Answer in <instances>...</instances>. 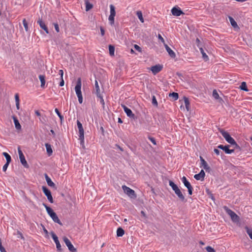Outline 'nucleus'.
Returning <instances> with one entry per match:
<instances>
[{
    "label": "nucleus",
    "mask_w": 252,
    "mask_h": 252,
    "mask_svg": "<svg viewBox=\"0 0 252 252\" xmlns=\"http://www.w3.org/2000/svg\"><path fill=\"white\" fill-rule=\"evenodd\" d=\"M10 163H8V162H6L4 165L3 166V167H2V170L3 171H6V170H7V168L9 165Z\"/></svg>",
    "instance_id": "09e8293b"
},
{
    "label": "nucleus",
    "mask_w": 252,
    "mask_h": 252,
    "mask_svg": "<svg viewBox=\"0 0 252 252\" xmlns=\"http://www.w3.org/2000/svg\"><path fill=\"white\" fill-rule=\"evenodd\" d=\"M121 106L127 117L133 119L135 118V115L132 113V111L129 108L127 107L124 104H122Z\"/></svg>",
    "instance_id": "9b49d317"
},
{
    "label": "nucleus",
    "mask_w": 252,
    "mask_h": 252,
    "mask_svg": "<svg viewBox=\"0 0 252 252\" xmlns=\"http://www.w3.org/2000/svg\"><path fill=\"white\" fill-rule=\"evenodd\" d=\"M230 146L228 145L223 146V145H219L218 146L219 149L222 150L226 154H230L234 152V149H229Z\"/></svg>",
    "instance_id": "ddd939ff"
},
{
    "label": "nucleus",
    "mask_w": 252,
    "mask_h": 252,
    "mask_svg": "<svg viewBox=\"0 0 252 252\" xmlns=\"http://www.w3.org/2000/svg\"><path fill=\"white\" fill-rule=\"evenodd\" d=\"M169 185L174 191L175 194L178 196L180 200L183 201L185 200V197L182 193L178 187L172 181H169Z\"/></svg>",
    "instance_id": "7ed1b4c3"
},
{
    "label": "nucleus",
    "mask_w": 252,
    "mask_h": 252,
    "mask_svg": "<svg viewBox=\"0 0 252 252\" xmlns=\"http://www.w3.org/2000/svg\"><path fill=\"white\" fill-rule=\"evenodd\" d=\"M152 103L153 105H154L156 107H157L158 105V101H157L156 97L155 95H153V96H152Z\"/></svg>",
    "instance_id": "ea45409f"
},
{
    "label": "nucleus",
    "mask_w": 252,
    "mask_h": 252,
    "mask_svg": "<svg viewBox=\"0 0 252 252\" xmlns=\"http://www.w3.org/2000/svg\"><path fill=\"white\" fill-rule=\"evenodd\" d=\"M181 180H182V182L183 183V184H185V183H186L188 181L185 176H183Z\"/></svg>",
    "instance_id": "5fc2aeb1"
},
{
    "label": "nucleus",
    "mask_w": 252,
    "mask_h": 252,
    "mask_svg": "<svg viewBox=\"0 0 252 252\" xmlns=\"http://www.w3.org/2000/svg\"><path fill=\"white\" fill-rule=\"evenodd\" d=\"M42 189L45 195L47 196L49 201L51 203H53V199L50 190L45 186H42Z\"/></svg>",
    "instance_id": "1a4fd4ad"
},
{
    "label": "nucleus",
    "mask_w": 252,
    "mask_h": 252,
    "mask_svg": "<svg viewBox=\"0 0 252 252\" xmlns=\"http://www.w3.org/2000/svg\"><path fill=\"white\" fill-rule=\"evenodd\" d=\"M169 96L172 97L174 100H176L178 99L179 95L178 93L173 92L169 94Z\"/></svg>",
    "instance_id": "4c0bfd02"
},
{
    "label": "nucleus",
    "mask_w": 252,
    "mask_h": 252,
    "mask_svg": "<svg viewBox=\"0 0 252 252\" xmlns=\"http://www.w3.org/2000/svg\"><path fill=\"white\" fill-rule=\"evenodd\" d=\"M110 15L115 16L116 12H115V7L113 4L110 5Z\"/></svg>",
    "instance_id": "c9c22d12"
},
{
    "label": "nucleus",
    "mask_w": 252,
    "mask_h": 252,
    "mask_svg": "<svg viewBox=\"0 0 252 252\" xmlns=\"http://www.w3.org/2000/svg\"><path fill=\"white\" fill-rule=\"evenodd\" d=\"M158 39L160 40L162 43H163L164 44H165L164 39L160 34H158Z\"/></svg>",
    "instance_id": "8fccbe9b"
},
{
    "label": "nucleus",
    "mask_w": 252,
    "mask_h": 252,
    "mask_svg": "<svg viewBox=\"0 0 252 252\" xmlns=\"http://www.w3.org/2000/svg\"><path fill=\"white\" fill-rule=\"evenodd\" d=\"M122 189L124 192L126 194L131 198L135 199L136 198V194L134 190L127 187L126 185L122 186Z\"/></svg>",
    "instance_id": "39448f33"
},
{
    "label": "nucleus",
    "mask_w": 252,
    "mask_h": 252,
    "mask_svg": "<svg viewBox=\"0 0 252 252\" xmlns=\"http://www.w3.org/2000/svg\"><path fill=\"white\" fill-rule=\"evenodd\" d=\"M109 51L110 56L114 55L115 48L113 46L110 45L109 46Z\"/></svg>",
    "instance_id": "e433bc0d"
},
{
    "label": "nucleus",
    "mask_w": 252,
    "mask_h": 252,
    "mask_svg": "<svg viewBox=\"0 0 252 252\" xmlns=\"http://www.w3.org/2000/svg\"><path fill=\"white\" fill-rule=\"evenodd\" d=\"M223 208L225 212L230 217L231 220L233 222H237L239 221V217L234 212L226 206H223Z\"/></svg>",
    "instance_id": "20e7f679"
},
{
    "label": "nucleus",
    "mask_w": 252,
    "mask_h": 252,
    "mask_svg": "<svg viewBox=\"0 0 252 252\" xmlns=\"http://www.w3.org/2000/svg\"><path fill=\"white\" fill-rule=\"evenodd\" d=\"M61 79V81L60 83V84H59V86H61V87H62L64 85V80L63 79V78H62V79Z\"/></svg>",
    "instance_id": "4d7b16f0"
},
{
    "label": "nucleus",
    "mask_w": 252,
    "mask_h": 252,
    "mask_svg": "<svg viewBox=\"0 0 252 252\" xmlns=\"http://www.w3.org/2000/svg\"><path fill=\"white\" fill-rule=\"evenodd\" d=\"M18 154H19V158H20V162L21 163V164L26 168H28L29 167V165L25 159V156L22 152V151H21V149H20V147H19L18 148Z\"/></svg>",
    "instance_id": "0eeeda50"
},
{
    "label": "nucleus",
    "mask_w": 252,
    "mask_h": 252,
    "mask_svg": "<svg viewBox=\"0 0 252 252\" xmlns=\"http://www.w3.org/2000/svg\"><path fill=\"white\" fill-rule=\"evenodd\" d=\"M81 80L80 78H79L76 82V85L75 87V91L76 94V95L78 98V101L80 104L82 103L83 102V96L82 95L81 92Z\"/></svg>",
    "instance_id": "f03ea898"
},
{
    "label": "nucleus",
    "mask_w": 252,
    "mask_h": 252,
    "mask_svg": "<svg viewBox=\"0 0 252 252\" xmlns=\"http://www.w3.org/2000/svg\"><path fill=\"white\" fill-rule=\"evenodd\" d=\"M134 47L135 50H136L137 51H138L139 52H141V51H142L141 48L138 45L135 44L134 45Z\"/></svg>",
    "instance_id": "3c124183"
},
{
    "label": "nucleus",
    "mask_w": 252,
    "mask_h": 252,
    "mask_svg": "<svg viewBox=\"0 0 252 252\" xmlns=\"http://www.w3.org/2000/svg\"><path fill=\"white\" fill-rule=\"evenodd\" d=\"M15 99L17 109L19 110L20 108V99L18 94H15Z\"/></svg>",
    "instance_id": "a878e982"
},
{
    "label": "nucleus",
    "mask_w": 252,
    "mask_h": 252,
    "mask_svg": "<svg viewBox=\"0 0 252 252\" xmlns=\"http://www.w3.org/2000/svg\"><path fill=\"white\" fill-rule=\"evenodd\" d=\"M200 52L202 55V58L205 61H208L209 60V57L205 53L204 50L202 47L199 48Z\"/></svg>",
    "instance_id": "b1692460"
},
{
    "label": "nucleus",
    "mask_w": 252,
    "mask_h": 252,
    "mask_svg": "<svg viewBox=\"0 0 252 252\" xmlns=\"http://www.w3.org/2000/svg\"><path fill=\"white\" fill-rule=\"evenodd\" d=\"M245 229L246 230L247 234L249 235L250 238L252 240V229H250L248 226H246Z\"/></svg>",
    "instance_id": "58836bf2"
},
{
    "label": "nucleus",
    "mask_w": 252,
    "mask_h": 252,
    "mask_svg": "<svg viewBox=\"0 0 252 252\" xmlns=\"http://www.w3.org/2000/svg\"><path fill=\"white\" fill-rule=\"evenodd\" d=\"M240 88L243 91L248 92L249 90L247 88L246 83L245 82H243L241 83V85L240 86Z\"/></svg>",
    "instance_id": "473e14b6"
},
{
    "label": "nucleus",
    "mask_w": 252,
    "mask_h": 252,
    "mask_svg": "<svg viewBox=\"0 0 252 252\" xmlns=\"http://www.w3.org/2000/svg\"><path fill=\"white\" fill-rule=\"evenodd\" d=\"M141 214L142 216H143V217H144V218H146V215L143 211H141Z\"/></svg>",
    "instance_id": "052dcab7"
},
{
    "label": "nucleus",
    "mask_w": 252,
    "mask_h": 252,
    "mask_svg": "<svg viewBox=\"0 0 252 252\" xmlns=\"http://www.w3.org/2000/svg\"><path fill=\"white\" fill-rule=\"evenodd\" d=\"M206 250L208 252H216L215 249L211 246L206 247Z\"/></svg>",
    "instance_id": "c03bdc74"
},
{
    "label": "nucleus",
    "mask_w": 252,
    "mask_h": 252,
    "mask_svg": "<svg viewBox=\"0 0 252 252\" xmlns=\"http://www.w3.org/2000/svg\"><path fill=\"white\" fill-rule=\"evenodd\" d=\"M100 32H101V35L103 36L104 35V34H105V30L102 27H100Z\"/></svg>",
    "instance_id": "6e6d98bb"
},
{
    "label": "nucleus",
    "mask_w": 252,
    "mask_h": 252,
    "mask_svg": "<svg viewBox=\"0 0 252 252\" xmlns=\"http://www.w3.org/2000/svg\"><path fill=\"white\" fill-rule=\"evenodd\" d=\"M116 146L121 151H123L124 150L122 148H121L120 146H119L118 145H116Z\"/></svg>",
    "instance_id": "0e129e2a"
},
{
    "label": "nucleus",
    "mask_w": 252,
    "mask_h": 252,
    "mask_svg": "<svg viewBox=\"0 0 252 252\" xmlns=\"http://www.w3.org/2000/svg\"><path fill=\"white\" fill-rule=\"evenodd\" d=\"M45 178L49 186L53 188H56L55 184L52 182L51 178L48 176L47 174H45Z\"/></svg>",
    "instance_id": "6ab92c4d"
},
{
    "label": "nucleus",
    "mask_w": 252,
    "mask_h": 252,
    "mask_svg": "<svg viewBox=\"0 0 252 252\" xmlns=\"http://www.w3.org/2000/svg\"><path fill=\"white\" fill-rule=\"evenodd\" d=\"M35 114L37 116H40V113L38 111H36L35 112Z\"/></svg>",
    "instance_id": "680f3d73"
},
{
    "label": "nucleus",
    "mask_w": 252,
    "mask_h": 252,
    "mask_svg": "<svg viewBox=\"0 0 252 252\" xmlns=\"http://www.w3.org/2000/svg\"><path fill=\"white\" fill-rule=\"evenodd\" d=\"M23 24L26 32L29 31L28 23L26 21V19L23 20Z\"/></svg>",
    "instance_id": "79ce46f5"
},
{
    "label": "nucleus",
    "mask_w": 252,
    "mask_h": 252,
    "mask_svg": "<svg viewBox=\"0 0 252 252\" xmlns=\"http://www.w3.org/2000/svg\"><path fill=\"white\" fill-rule=\"evenodd\" d=\"M125 234V231L121 227L118 228L117 230V236L118 237H122Z\"/></svg>",
    "instance_id": "cd10ccee"
},
{
    "label": "nucleus",
    "mask_w": 252,
    "mask_h": 252,
    "mask_svg": "<svg viewBox=\"0 0 252 252\" xmlns=\"http://www.w3.org/2000/svg\"><path fill=\"white\" fill-rule=\"evenodd\" d=\"M184 100L185 105L187 110L188 111H189L190 103H189V98L188 97L185 96V97H184Z\"/></svg>",
    "instance_id": "c756f323"
},
{
    "label": "nucleus",
    "mask_w": 252,
    "mask_h": 252,
    "mask_svg": "<svg viewBox=\"0 0 252 252\" xmlns=\"http://www.w3.org/2000/svg\"><path fill=\"white\" fill-rule=\"evenodd\" d=\"M43 206L45 208L48 214L50 216V217L53 220L61 225H62L63 224L58 217L57 216L56 213L54 212V211L49 207H48L46 204L43 203Z\"/></svg>",
    "instance_id": "f257e3e1"
},
{
    "label": "nucleus",
    "mask_w": 252,
    "mask_h": 252,
    "mask_svg": "<svg viewBox=\"0 0 252 252\" xmlns=\"http://www.w3.org/2000/svg\"><path fill=\"white\" fill-rule=\"evenodd\" d=\"M43 231H44V232L46 234H48V232L47 230L45 227L43 228Z\"/></svg>",
    "instance_id": "e2e57ef3"
},
{
    "label": "nucleus",
    "mask_w": 252,
    "mask_h": 252,
    "mask_svg": "<svg viewBox=\"0 0 252 252\" xmlns=\"http://www.w3.org/2000/svg\"><path fill=\"white\" fill-rule=\"evenodd\" d=\"M171 13L173 15L176 16H179L181 15L184 14V12L179 7H174L171 9Z\"/></svg>",
    "instance_id": "dca6fc26"
},
{
    "label": "nucleus",
    "mask_w": 252,
    "mask_h": 252,
    "mask_svg": "<svg viewBox=\"0 0 252 252\" xmlns=\"http://www.w3.org/2000/svg\"><path fill=\"white\" fill-rule=\"evenodd\" d=\"M59 74L60 75L61 79H62L63 78V71L62 69H60L59 71Z\"/></svg>",
    "instance_id": "864d4df0"
},
{
    "label": "nucleus",
    "mask_w": 252,
    "mask_h": 252,
    "mask_svg": "<svg viewBox=\"0 0 252 252\" xmlns=\"http://www.w3.org/2000/svg\"><path fill=\"white\" fill-rule=\"evenodd\" d=\"M184 186L188 189V192L189 195H192L193 191V188L190 185V183L188 181L185 184H184Z\"/></svg>",
    "instance_id": "412c9836"
},
{
    "label": "nucleus",
    "mask_w": 252,
    "mask_h": 252,
    "mask_svg": "<svg viewBox=\"0 0 252 252\" xmlns=\"http://www.w3.org/2000/svg\"><path fill=\"white\" fill-rule=\"evenodd\" d=\"M94 91H95V94L97 96H100V95L101 94H100V91L99 89L98 83L97 80L95 81V84H94Z\"/></svg>",
    "instance_id": "4be33fe9"
},
{
    "label": "nucleus",
    "mask_w": 252,
    "mask_h": 252,
    "mask_svg": "<svg viewBox=\"0 0 252 252\" xmlns=\"http://www.w3.org/2000/svg\"><path fill=\"white\" fill-rule=\"evenodd\" d=\"M13 121H14V124H15V128L17 129H21V126L19 122V121L18 120V119H17V118L15 116H13Z\"/></svg>",
    "instance_id": "5701e85b"
},
{
    "label": "nucleus",
    "mask_w": 252,
    "mask_h": 252,
    "mask_svg": "<svg viewBox=\"0 0 252 252\" xmlns=\"http://www.w3.org/2000/svg\"><path fill=\"white\" fill-rule=\"evenodd\" d=\"M97 97L100 98V102L102 104V105L103 106H104V105L105 104V103H104V99L103 98L102 95L101 94V95H100V96H97Z\"/></svg>",
    "instance_id": "de8ad7c7"
},
{
    "label": "nucleus",
    "mask_w": 252,
    "mask_h": 252,
    "mask_svg": "<svg viewBox=\"0 0 252 252\" xmlns=\"http://www.w3.org/2000/svg\"><path fill=\"white\" fill-rule=\"evenodd\" d=\"M164 46L169 55L171 58H175L176 57L175 52L167 44H164Z\"/></svg>",
    "instance_id": "aec40b11"
},
{
    "label": "nucleus",
    "mask_w": 252,
    "mask_h": 252,
    "mask_svg": "<svg viewBox=\"0 0 252 252\" xmlns=\"http://www.w3.org/2000/svg\"><path fill=\"white\" fill-rule=\"evenodd\" d=\"M229 20L231 26L233 28H238V25L235 20L231 16H229Z\"/></svg>",
    "instance_id": "7c9ffc66"
},
{
    "label": "nucleus",
    "mask_w": 252,
    "mask_h": 252,
    "mask_svg": "<svg viewBox=\"0 0 252 252\" xmlns=\"http://www.w3.org/2000/svg\"><path fill=\"white\" fill-rule=\"evenodd\" d=\"M53 25L54 26L55 29L56 31L57 32H60V28H59L58 24V23H54Z\"/></svg>",
    "instance_id": "49530a36"
},
{
    "label": "nucleus",
    "mask_w": 252,
    "mask_h": 252,
    "mask_svg": "<svg viewBox=\"0 0 252 252\" xmlns=\"http://www.w3.org/2000/svg\"><path fill=\"white\" fill-rule=\"evenodd\" d=\"M163 68V66L162 65H160L159 64H156L155 65L152 66L150 69L152 71V73L156 75L158 72H159Z\"/></svg>",
    "instance_id": "4468645a"
},
{
    "label": "nucleus",
    "mask_w": 252,
    "mask_h": 252,
    "mask_svg": "<svg viewBox=\"0 0 252 252\" xmlns=\"http://www.w3.org/2000/svg\"><path fill=\"white\" fill-rule=\"evenodd\" d=\"M39 79L41 82V87L44 88L45 84V76L43 75H40L39 76Z\"/></svg>",
    "instance_id": "2f4dec72"
},
{
    "label": "nucleus",
    "mask_w": 252,
    "mask_h": 252,
    "mask_svg": "<svg viewBox=\"0 0 252 252\" xmlns=\"http://www.w3.org/2000/svg\"><path fill=\"white\" fill-rule=\"evenodd\" d=\"M63 240L65 243L66 246L68 247V250L71 252H77V250L75 249L73 245L71 244L70 241L66 237L63 238Z\"/></svg>",
    "instance_id": "6e6552de"
},
{
    "label": "nucleus",
    "mask_w": 252,
    "mask_h": 252,
    "mask_svg": "<svg viewBox=\"0 0 252 252\" xmlns=\"http://www.w3.org/2000/svg\"><path fill=\"white\" fill-rule=\"evenodd\" d=\"M205 176V173L204 170L203 169H202L198 174H195L194 176V178L196 180L202 181L204 180Z\"/></svg>",
    "instance_id": "a211bd4d"
},
{
    "label": "nucleus",
    "mask_w": 252,
    "mask_h": 252,
    "mask_svg": "<svg viewBox=\"0 0 252 252\" xmlns=\"http://www.w3.org/2000/svg\"><path fill=\"white\" fill-rule=\"evenodd\" d=\"M136 15L137 16V17L139 18V20L142 23H143L144 22V19L143 18L142 12L141 11H137L136 12Z\"/></svg>",
    "instance_id": "f704fd0d"
},
{
    "label": "nucleus",
    "mask_w": 252,
    "mask_h": 252,
    "mask_svg": "<svg viewBox=\"0 0 252 252\" xmlns=\"http://www.w3.org/2000/svg\"><path fill=\"white\" fill-rule=\"evenodd\" d=\"M200 159L201 161V165H200V167H203V168L206 171H209L210 170V167L208 165L207 162L205 160V159L201 156H200Z\"/></svg>",
    "instance_id": "2eb2a0df"
},
{
    "label": "nucleus",
    "mask_w": 252,
    "mask_h": 252,
    "mask_svg": "<svg viewBox=\"0 0 252 252\" xmlns=\"http://www.w3.org/2000/svg\"><path fill=\"white\" fill-rule=\"evenodd\" d=\"M51 236L56 245V247H57L58 251H62L61 245L60 242L58 240V238L57 236L55 234V233L54 232H51Z\"/></svg>",
    "instance_id": "f8f14e48"
},
{
    "label": "nucleus",
    "mask_w": 252,
    "mask_h": 252,
    "mask_svg": "<svg viewBox=\"0 0 252 252\" xmlns=\"http://www.w3.org/2000/svg\"><path fill=\"white\" fill-rule=\"evenodd\" d=\"M148 138L153 143L154 145H156L157 144L156 140L154 137L148 136Z\"/></svg>",
    "instance_id": "a18cd8bd"
},
{
    "label": "nucleus",
    "mask_w": 252,
    "mask_h": 252,
    "mask_svg": "<svg viewBox=\"0 0 252 252\" xmlns=\"http://www.w3.org/2000/svg\"><path fill=\"white\" fill-rule=\"evenodd\" d=\"M115 16L114 15H109L108 20L110 22V25H113L114 24V17Z\"/></svg>",
    "instance_id": "37998d69"
},
{
    "label": "nucleus",
    "mask_w": 252,
    "mask_h": 252,
    "mask_svg": "<svg viewBox=\"0 0 252 252\" xmlns=\"http://www.w3.org/2000/svg\"><path fill=\"white\" fill-rule=\"evenodd\" d=\"M3 155L4 156V157L6 158V162L10 163L11 160V158L10 156L8 153H7L6 152H3Z\"/></svg>",
    "instance_id": "72a5a7b5"
},
{
    "label": "nucleus",
    "mask_w": 252,
    "mask_h": 252,
    "mask_svg": "<svg viewBox=\"0 0 252 252\" xmlns=\"http://www.w3.org/2000/svg\"><path fill=\"white\" fill-rule=\"evenodd\" d=\"M236 0L237 1H240V2H244V1H246L247 0Z\"/></svg>",
    "instance_id": "774afa93"
},
{
    "label": "nucleus",
    "mask_w": 252,
    "mask_h": 252,
    "mask_svg": "<svg viewBox=\"0 0 252 252\" xmlns=\"http://www.w3.org/2000/svg\"><path fill=\"white\" fill-rule=\"evenodd\" d=\"M214 151L217 155H219L220 154V151L217 149H214Z\"/></svg>",
    "instance_id": "13d9d810"
},
{
    "label": "nucleus",
    "mask_w": 252,
    "mask_h": 252,
    "mask_svg": "<svg viewBox=\"0 0 252 252\" xmlns=\"http://www.w3.org/2000/svg\"><path fill=\"white\" fill-rule=\"evenodd\" d=\"M118 123H123V121H122V120H121V118H118Z\"/></svg>",
    "instance_id": "338daca9"
},
{
    "label": "nucleus",
    "mask_w": 252,
    "mask_h": 252,
    "mask_svg": "<svg viewBox=\"0 0 252 252\" xmlns=\"http://www.w3.org/2000/svg\"><path fill=\"white\" fill-rule=\"evenodd\" d=\"M85 4H86V11H88L91 9H92L93 7V5L92 3H91L88 0H85Z\"/></svg>",
    "instance_id": "c85d7f7f"
},
{
    "label": "nucleus",
    "mask_w": 252,
    "mask_h": 252,
    "mask_svg": "<svg viewBox=\"0 0 252 252\" xmlns=\"http://www.w3.org/2000/svg\"><path fill=\"white\" fill-rule=\"evenodd\" d=\"M45 146L46 149L47 153L49 155H51L53 153L51 145L48 143H46Z\"/></svg>",
    "instance_id": "bb28decb"
},
{
    "label": "nucleus",
    "mask_w": 252,
    "mask_h": 252,
    "mask_svg": "<svg viewBox=\"0 0 252 252\" xmlns=\"http://www.w3.org/2000/svg\"><path fill=\"white\" fill-rule=\"evenodd\" d=\"M55 111L56 113L57 114V115L59 116V117L60 118L61 121H62L64 119L63 116L60 113V112H59V110L57 108L55 109Z\"/></svg>",
    "instance_id": "a19ab883"
},
{
    "label": "nucleus",
    "mask_w": 252,
    "mask_h": 252,
    "mask_svg": "<svg viewBox=\"0 0 252 252\" xmlns=\"http://www.w3.org/2000/svg\"><path fill=\"white\" fill-rule=\"evenodd\" d=\"M37 23L39 24L40 27L43 29L46 33H49L48 28L41 19L39 18L37 21Z\"/></svg>",
    "instance_id": "f3484780"
},
{
    "label": "nucleus",
    "mask_w": 252,
    "mask_h": 252,
    "mask_svg": "<svg viewBox=\"0 0 252 252\" xmlns=\"http://www.w3.org/2000/svg\"><path fill=\"white\" fill-rule=\"evenodd\" d=\"M0 251L1 252H6V251L5 250L4 248L2 246L1 247H0Z\"/></svg>",
    "instance_id": "bf43d9fd"
},
{
    "label": "nucleus",
    "mask_w": 252,
    "mask_h": 252,
    "mask_svg": "<svg viewBox=\"0 0 252 252\" xmlns=\"http://www.w3.org/2000/svg\"><path fill=\"white\" fill-rule=\"evenodd\" d=\"M50 132H51V133L54 135L55 136V133L54 132V131L53 130V129H51L50 130Z\"/></svg>",
    "instance_id": "69168bd1"
},
{
    "label": "nucleus",
    "mask_w": 252,
    "mask_h": 252,
    "mask_svg": "<svg viewBox=\"0 0 252 252\" xmlns=\"http://www.w3.org/2000/svg\"><path fill=\"white\" fill-rule=\"evenodd\" d=\"M77 125L79 129V139H80L81 141H83L84 139V131L82 125L79 120L77 121Z\"/></svg>",
    "instance_id": "9d476101"
},
{
    "label": "nucleus",
    "mask_w": 252,
    "mask_h": 252,
    "mask_svg": "<svg viewBox=\"0 0 252 252\" xmlns=\"http://www.w3.org/2000/svg\"><path fill=\"white\" fill-rule=\"evenodd\" d=\"M212 95L216 99H218L220 101H223L222 99L220 97L219 94L216 90H213Z\"/></svg>",
    "instance_id": "393cba45"
},
{
    "label": "nucleus",
    "mask_w": 252,
    "mask_h": 252,
    "mask_svg": "<svg viewBox=\"0 0 252 252\" xmlns=\"http://www.w3.org/2000/svg\"><path fill=\"white\" fill-rule=\"evenodd\" d=\"M220 133L221 134V135H222V136L224 138V139H225V140L228 142L229 143V144H230L232 146L234 144H235V142L236 141H235V140L230 136V135L229 134V133L226 131H224L223 130H221L220 131Z\"/></svg>",
    "instance_id": "423d86ee"
},
{
    "label": "nucleus",
    "mask_w": 252,
    "mask_h": 252,
    "mask_svg": "<svg viewBox=\"0 0 252 252\" xmlns=\"http://www.w3.org/2000/svg\"><path fill=\"white\" fill-rule=\"evenodd\" d=\"M232 146H234V148L236 149H238L239 150H241L240 147L235 142V144H234Z\"/></svg>",
    "instance_id": "603ef678"
}]
</instances>
